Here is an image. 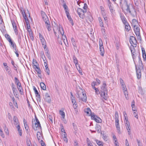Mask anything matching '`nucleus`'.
Segmentation results:
<instances>
[{
  "instance_id": "obj_2",
  "label": "nucleus",
  "mask_w": 146,
  "mask_h": 146,
  "mask_svg": "<svg viewBox=\"0 0 146 146\" xmlns=\"http://www.w3.org/2000/svg\"><path fill=\"white\" fill-rule=\"evenodd\" d=\"M20 10L24 18V19L26 21L27 30L28 32H30L31 31V30L30 29L31 27L29 25V21L28 20L27 17L26 16L25 13V11H23V8L21 7V8L20 9Z\"/></svg>"
},
{
  "instance_id": "obj_9",
  "label": "nucleus",
  "mask_w": 146,
  "mask_h": 146,
  "mask_svg": "<svg viewBox=\"0 0 146 146\" xmlns=\"http://www.w3.org/2000/svg\"><path fill=\"white\" fill-rule=\"evenodd\" d=\"M91 119L94 120L97 123H100L102 122V119L98 116L95 115L94 114H92L91 116Z\"/></svg>"
},
{
  "instance_id": "obj_27",
  "label": "nucleus",
  "mask_w": 146,
  "mask_h": 146,
  "mask_svg": "<svg viewBox=\"0 0 146 146\" xmlns=\"http://www.w3.org/2000/svg\"><path fill=\"white\" fill-rule=\"evenodd\" d=\"M44 64L45 68V72L48 75H49L50 74V70L48 68V64L45 62H44Z\"/></svg>"
},
{
  "instance_id": "obj_57",
  "label": "nucleus",
  "mask_w": 146,
  "mask_h": 146,
  "mask_svg": "<svg viewBox=\"0 0 146 146\" xmlns=\"http://www.w3.org/2000/svg\"><path fill=\"white\" fill-rule=\"evenodd\" d=\"M93 89L95 90L96 94H98L100 93V92L99 91L98 89L97 88H96V87H94Z\"/></svg>"
},
{
  "instance_id": "obj_39",
  "label": "nucleus",
  "mask_w": 146,
  "mask_h": 146,
  "mask_svg": "<svg viewBox=\"0 0 146 146\" xmlns=\"http://www.w3.org/2000/svg\"><path fill=\"white\" fill-rule=\"evenodd\" d=\"M98 20L100 23V26L101 27H104V24L102 22L101 18L100 17H98Z\"/></svg>"
},
{
  "instance_id": "obj_12",
  "label": "nucleus",
  "mask_w": 146,
  "mask_h": 146,
  "mask_svg": "<svg viewBox=\"0 0 146 146\" xmlns=\"http://www.w3.org/2000/svg\"><path fill=\"white\" fill-rule=\"evenodd\" d=\"M35 126L34 127L33 126V127L35 131L38 130L39 128H40V129H41V125L38 120L37 121H36V122L35 123Z\"/></svg>"
},
{
  "instance_id": "obj_41",
  "label": "nucleus",
  "mask_w": 146,
  "mask_h": 146,
  "mask_svg": "<svg viewBox=\"0 0 146 146\" xmlns=\"http://www.w3.org/2000/svg\"><path fill=\"white\" fill-rule=\"evenodd\" d=\"M127 1L126 0H120L119 3L121 7H122L123 6L122 5V4L123 3L125 5L127 4Z\"/></svg>"
},
{
  "instance_id": "obj_20",
  "label": "nucleus",
  "mask_w": 146,
  "mask_h": 146,
  "mask_svg": "<svg viewBox=\"0 0 146 146\" xmlns=\"http://www.w3.org/2000/svg\"><path fill=\"white\" fill-rule=\"evenodd\" d=\"M58 27V31L60 32L61 35L63 36L64 33V32L62 26L60 25H59Z\"/></svg>"
},
{
  "instance_id": "obj_10",
  "label": "nucleus",
  "mask_w": 146,
  "mask_h": 146,
  "mask_svg": "<svg viewBox=\"0 0 146 146\" xmlns=\"http://www.w3.org/2000/svg\"><path fill=\"white\" fill-rule=\"evenodd\" d=\"M33 89L36 95V99L37 101H39V102H40L41 99L40 98V94H39V93L36 87L34 86H33Z\"/></svg>"
},
{
  "instance_id": "obj_13",
  "label": "nucleus",
  "mask_w": 146,
  "mask_h": 146,
  "mask_svg": "<svg viewBox=\"0 0 146 146\" xmlns=\"http://www.w3.org/2000/svg\"><path fill=\"white\" fill-rule=\"evenodd\" d=\"M12 25L13 26V29L16 35H17L18 34L17 30V27L16 24L14 20H11Z\"/></svg>"
},
{
  "instance_id": "obj_16",
  "label": "nucleus",
  "mask_w": 146,
  "mask_h": 146,
  "mask_svg": "<svg viewBox=\"0 0 146 146\" xmlns=\"http://www.w3.org/2000/svg\"><path fill=\"white\" fill-rule=\"evenodd\" d=\"M100 93L101 97L105 100H106L108 98V91L106 92H100Z\"/></svg>"
},
{
  "instance_id": "obj_23",
  "label": "nucleus",
  "mask_w": 146,
  "mask_h": 146,
  "mask_svg": "<svg viewBox=\"0 0 146 146\" xmlns=\"http://www.w3.org/2000/svg\"><path fill=\"white\" fill-rule=\"evenodd\" d=\"M136 74L137 78L139 79L141 78V73L140 70V69H137V68H136Z\"/></svg>"
},
{
  "instance_id": "obj_62",
  "label": "nucleus",
  "mask_w": 146,
  "mask_h": 146,
  "mask_svg": "<svg viewBox=\"0 0 146 146\" xmlns=\"http://www.w3.org/2000/svg\"><path fill=\"white\" fill-rule=\"evenodd\" d=\"M27 145V146H32L31 142L30 140L27 141L26 142Z\"/></svg>"
},
{
  "instance_id": "obj_44",
  "label": "nucleus",
  "mask_w": 146,
  "mask_h": 146,
  "mask_svg": "<svg viewBox=\"0 0 146 146\" xmlns=\"http://www.w3.org/2000/svg\"><path fill=\"white\" fill-rule=\"evenodd\" d=\"M96 142L97 144L99 146H103V143L101 141L98 140H96Z\"/></svg>"
},
{
  "instance_id": "obj_46",
  "label": "nucleus",
  "mask_w": 146,
  "mask_h": 146,
  "mask_svg": "<svg viewBox=\"0 0 146 146\" xmlns=\"http://www.w3.org/2000/svg\"><path fill=\"white\" fill-rule=\"evenodd\" d=\"M73 59L74 63L75 64H77L78 63V60L75 56H73Z\"/></svg>"
},
{
  "instance_id": "obj_26",
  "label": "nucleus",
  "mask_w": 146,
  "mask_h": 146,
  "mask_svg": "<svg viewBox=\"0 0 146 146\" xmlns=\"http://www.w3.org/2000/svg\"><path fill=\"white\" fill-rule=\"evenodd\" d=\"M123 92H124V95L126 99H128V93L127 91V88L126 87L123 88Z\"/></svg>"
},
{
  "instance_id": "obj_35",
  "label": "nucleus",
  "mask_w": 146,
  "mask_h": 146,
  "mask_svg": "<svg viewBox=\"0 0 146 146\" xmlns=\"http://www.w3.org/2000/svg\"><path fill=\"white\" fill-rule=\"evenodd\" d=\"M10 42H9L10 43L11 45L10 46H11V47H12V49H13L16 47H17L15 43L12 41L10 40Z\"/></svg>"
},
{
  "instance_id": "obj_37",
  "label": "nucleus",
  "mask_w": 146,
  "mask_h": 146,
  "mask_svg": "<svg viewBox=\"0 0 146 146\" xmlns=\"http://www.w3.org/2000/svg\"><path fill=\"white\" fill-rule=\"evenodd\" d=\"M17 128L18 129V131L19 132V134L20 136H21L22 135V130L21 129H20V126L19 124L18 125Z\"/></svg>"
},
{
  "instance_id": "obj_59",
  "label": "nucleus",
  "mask_w": 146,
  "mask_h": 146,
  "mask_svg": "<svg viewBox=\"0 0 146 146\" xmlns=\"http://www.w3.org/2000/svg\"><path fill=\"white\" fill-rule=\"evenodd\" d=\"M115 119H119V115L117 111H116L115 113Z\"/></svg>"
},
{
  "instance_id": "obj_33",
  "label": "nucleus",
  "mask_w": 146,
  "mask_h": 146,
  "mask_svg": "<svg viewBox=\"0 0 146 146\" xmlns=\"http://www.w3.org/2000/svg\"><path fill=\"white\" fill-rule=\"evenodd\" d=\"M135 101L133 100L131 102V107L132 108V110L133 111H135L136 109L135 107Z\"/></svg>"
},
{
  "instance_id": "obj_34",
  "label": "nucleus",
  "mask_w": 146,
  "mask_h": 146,
  "mask_svg": "<svg viewBox=\"0 0 146 146\" xmlns=\"http://www.w3.org/2000/svg\"><path fill=\"white\" fill-rule=\"evenodd\" d=\"M76 66V69L78 70L80 74L82 73L81 70V68H80V65L78 63L77 64H75Z\"/></svg>"
},
{
  "instance_id": "obj_51",
  "label": "nucleus",
  "mask_w": 146,
  "mask_h": 146,
  "mask_svg": "<svg viewBox=\"0 0 146 146\" xmlns=\"http://www.w3.org/2000/svg\"><path fill=\"white\" fill-rule=\"evenodd\" d=\"M126 127L127 129V130L128 134L130 135L131 134L130 126H128Z\"/></svg>"
},
{
  "instance_id": "obj_54",
  "label": "nucleus",
  "mask_w": 146,
  "mask_h": 146,
  "mask_svg": "<svg viewBox=\"0 0 146 146\" xmlns=\"http://www.w3.org/2000/svg\"><path fill=\"white\" fill-rule=\"evenodd\" d=\"M71 42L74 46H76V44L75 42V40L73 38H71Z\"/></svg>"
},
{
  "instance_id": "obj_64",
  "label": "nucleus",
  "mask_w": 146,
  "mask_h": 146,
  "mask_svg": "<svg viewBox=\"0 0 146 146\" xmlns=\"http://www.w3.org/2000/svg\"><path fill=\"white\" fill-rule=\"evenodd\" d=\"M125 124L126 127L130 125V123L128 121V119H127V120H126V121H125Z\"/></svg>"
},
{
  "instance_id": "obj_7",
  "label": "nucleus",
  "mask_w": 146,
  "mask_h": 146,
  "mask_svg": "<svg viewBox=\"0 0 146 146\" xmlns=\"http://www.w3.org/2000/svg\"><path fill=\"white\" fill-rule=\"evenodd\" d=\"M130 42L132 45L136 47L137 46V41L135 38L133 36H131L130 37Z\"/></svg>"
},
{
  "instance_id": "obj_21",
  "label": "nucleus",
  "mask_w": 146,
  "mask_h": 146,
  "mask_svg": "<svg viewBox=\"0 0 146 146\" xmlns=\"http://www.w3.org/2000/svg\"><path fill=\"white\" fill-rule=\"evenodd\" d=\"M33 67L35 69L38 74H41V72L40 68L38 67L37 65H34Z\"/></svg>"
},
{
  "instance_id": "obj_58",
  "label": "nucleus",
  "mask_w": 146,
  "mask_h": 146,
  "mask_svg": "<svg viewBox=\"0 0 146 146\" xmlns=\"http://www.w3.org/2000/svg\"><path fill=\"white\" fill-rule=\"evenodd\" d=\"M109 8V9H110V11H111V13L112 14H113L114 13L115 10L113 8V6L112 7H110V8Z\"/></svg>"
},
{
  "instance_id": "obj_50",
  "label": "nucleus",
  "mask_w": 146,
  "mask_h": 146,
  "mask_svg": "<svg viewBox=\"0 0 146 146\" xmlns=\"http://www.w3.org/2000/svg\"><path fill=\"white\" fill-rule=\"evenodd\" d=\"M134 111V112L133 113V115L135 117H136L137 119H138V113L137 110H136L135 111Z\"/></svg>"
},
{
  "instance_id": "obj_14",
  "label": "nucleus",
  "mask_w": 146,
  "mask_h": 146,
  "mask_svg": "<svg viewBox=\"0 0 146 146\" xmlns=\"http://www.w3.org/2000/svg\"><path fill=\"white\" fill-rule=\"evenodd\" d=\"M106 86L107 85L106 82H104L103 84L101 87L100 92H106L107 91Z\"/></svg>"
},
{
  "instance_id": "obj_48",
  "label": "nucleus",
  "mask_w": 146,
  "mask_h": 146,
  "mask_svg": "<svg viewBox=\"0 0 146 146\" xmlns=\"http://www.w3.org/2000/svg\"><path fill=\"white\" fill-rule=\"evenodd\" d=\"M13 119L14 122L15 123V124H16L17 125L18 123V119L17 117L15 116H14L13 117Z\"/></svg>"
},
{
  "instance_id": "obj_1",
  "label": "nucleus",
  "mask_w": 146,
  "mask_h": 146,
  "mask_svg": "<svg viewBox=\"0 0 146 146\" xmlns=\"http://www.w3.org/2000/svg\"><path fill=\"white\" fill-rule=\"evenodd\" d=\"M125 5L127 7L126 11L128 12L132 16L135 17L136 15V12L133 5L131 4H128L127 2Z\"/></svg>"
},
{
  "instance_id": "obj_24",
  "label": "nucleus",
  "mask_w": 146,
  "mask_h": 146,
  "mask_svg": "<svg viewBox=\"0 0 146 146\" xmlns=\"http://www.w3.org/2000/svg\"><path fill=\"white\" fill-rule=\"evenodd\" d=\"M142 51V56L144 61H146V54L145 52L144 48L143 47L141 48Z\"/></svg>"
},
{
  "instance_id": "obj_45",
  "label": "nucleus",
  "mask_w": 146,
  "mask_h": 146,
  "mask_svg": "<svg viewBox=\"0 0 146 146\" xmlns=\"http://www.w3.org/2000/svg\"><path fill=\"white\" fill-rule=\"evenodd\" d=\"M120 81L121 84V86H122V88L125 87L126 86L125 85V84L123 82V80L122 79L120 78Z\"/></svg>"
},
{
  "instance_id": "obj_8",
  "label": "nucleus",
  "mask_w": 146,
  "mask_h": 146,
  "mask_svg": "<svg viewBox=\"0 0 146 146\" xmlns=\"http://www.w3.org/2000/svg\"><path fill=\"white\" fill-rule=\"evenodd\" d=\"M11 87L13 91V92L15 96L17 98H18L19 96V93L18 91L16 88L14 84L12 83L11 84Z\"/></svg>"
},
{
  "instance_id": "obj_4",
  "label": "nucleus",
  "mask_w": 146,
  "mask_h": 146,
  "mask_svg": "<svg viewBox=\"0 0 146 146\" xmlns=\"http://www.w3.org/2000/svg\"><path fill=\"white\" fill-rule=\"evenodd\" d=\"M86 10H83L80 8H78L77 10V12L79 17L81 19H84L85 17L84 13L86 12Z\"/></svg>"
},
{
  "instance_id": "obj_40",
  "label": "nucleus",
  "mask_w": 146,
  "mask_h": 146,
  "mask_svg": "<svg viewBox=\"0 0 146 146\" xmlns=\"http://www.w3.org/2000/svg\"><path fill=\"white\" fill-rule=\"evenodd\" d=\"M40 87L43 90H45L46 89L45 85L43 82H41L40 83Z\"/></svg>"
},
{
  "instance_id": "obj_49",
  "label": "nucleus",
  "mask_w": 146,
  "mask_h": 146,
  "mask_svg": "<svg viewBox=\"0 0 146 146\" xmlns=\"http://www.w3.org/2000/svg\"><path fill=\"white\" fill-rule=\"evenodd\" d=\"M63 7L64 9V10L65 11V13H66V12H68V11L67 8V6L65 3L63 5Z\"/></svg>"
},
{
  "instance_id": "obj_60",
  "label": "nucleus",
  "mask_w": 146,
  "mask_h": 146,
  "mask_svg": "<svg viewBox=\"0 0 146 146\" xmlns=\"http://www.w3.org/2000/svg\"><path fill=\"white\" fill-rule=\"evenodd\" d=\"M63 139L65 142L67 143L68 142V139L67 138L65 134H64Z\"/></svg>"
},
{
  "instance_id": "obj_15",
  "label": "nucleus",
  "mask_w": 146,
  "mask_h": 146,
  "mask_svg": "<svg viewBox=\"0 0 146 146\" xmlns=\"http://www.w3.org/2000/svg\"><path fill=\"white\" fill-rule=\"evenodd\" d=\"M134 47V46H133L132 48L131 47L130 49L132 57L133 60L137 55L136 53L135 52V50Z\"/></svg>"
},
{
  "instance_id": "obj_6",
  "label": "nucleus",
  "mask_w": 146,
  "mask_h": 146,
  "mask_svg": "<svg viewBox=\"0 0 146 146\" xmlns=\"http://www.w3.org/2000/svg\"><path fill=\"white\" fill-rule=\"evenodd\" d=\"M135 33L136 35L138 37V38L141 39V37L140 33V29L139 27L137 25L133 27Z\"/></svg>"
},
{
  "instance_id": "obj_28",
  "label": "nucleus",
  "mask_w": 146,
  "mask_h": 146,
  "mask_svg": "<svg viewBox=\"0 0 146 146\" xmlns=\"http://www.w3.org/2000/svg\"><path fill=\"white\" fill-rule=\"evenodd\" d=\"M39 36L40 39L41 40V41L42 43V44H44V43L45 42V41L42 35L40 34H39Z\"/></svg>"
},
{
  "instance_id": "obj_47",
  "label": "nucleus",
  "mask_w": 146,
  "mask_h": 146,
  "mask_svg": "<svg viewBox=\"0 0 146 146\" xmlns=\"http://www.w3.org/2000/svg\"><path fill=\"white\" fill-rule=\"evenodd\" d=\"M5 37L7 40L9 42H10V40L12 41L11 39L10 36L8 34H6L5 35Z\"/></svg>"
},
{
  "instance_id": "obj_55",
  "label": "nucleus",
  "mask_w": 146,
  "mask_h": 146,
  "mask_svg": "<svg viewBox=\"0 0 146 146\" xmlns=\"http://www.w3.org/2000/svg\"><path fill=\"white\" fill-rule=\"evenodd\" d=\"M87 142L88 144V146H93L92 143H90V142L88 138L87 139Z\"/></svg>"
},
{
  "instance_id": "obj_32",
  "label": "nucleus",
  "mask_w": 146,
  "mask_h": 146,
  "mask_svg": "<svg viewBox=\"0 0 146 146\" xmlns=\"http://www.w3.org/2000/svg\"><path fill=\"white\" fill-rule=\"evenodd\" d=\"M23 122H24V123L25 128L26 131H27V132H28V129H29V127L28 126V125L27 123V121H26L25 120V119H24Z\"/></svg>"
},
{
  "instance_id": "obj_11",
  "label": "nucleus",
  "mask_w": 146,
  "mask_h": 146,
  "mask_svg": "<svg viewBox=\"0 0 146 146\" xmlns=\"http://www.w3.org/2000/svg\"><path fill=\"white\" fill-rule=\"evenodd\" d=\"M43 98L46 102L48 103H50L51 102V99L50 96L47 93H46L44 96Z\"/></svg>"
},
{
  "instance_id": "obj_29",
  "label": "nucleus",
  "mask_w": 146,
  "mask_h": 146,
  "mask_svg": "<svg viewBox=\"0 0 146 146\" xmlns=\"http://www.w3.org/2000/svg\"><path fill=\"white\" fill-rule=\"evenodd\" d=\"M10 98H11L13 103L14 106L17 108H18V106L17 103L16 101H15V99L14 97H12L11 96H10Z\"/></svg>"
},
{
  "instance_id": "obj_53",
  "label": "nucleus",
  "mask_w": 146,
  "mask_h": 146,
  "mask_svg": "<svg viewBox=\"0 0 146 146\" xmlns=\"http://www.w3.org/2000/svg\"><path fill=\"white\" fill-rule=\"evenodd\" d=\"M41 133L39 131H38L37 133V137L38 140L39 141L41 137Z\"/></svg>"
},
{
  "instance_id": "obj_61",
  "label": "nucleus",
  "mask_w": 146,
  "mask_h": 146,
  "mask_svg": "<svg viewBox=\"0 0 146 146\" xmlns=\"http://www.w3.org/2000/svg\"><path fill=\"white\" fill-rule=\"evenodd\" d=\"M0 135L3 138L5 137V135L3 133L2 130L0 129Z\"/></svg>"
},
{
  "instance_id": "obj_3",
  "label": "nucleus",
  "mask_w": 146,
  "mask_h": 146,
  "mask_svg": "<svg viewBox=\"0 0 146 146\" xmlns=\"http://www.w3.org/2000/svg\"><path fill=\"white\" fill-rule=\"evenodd\" d=\"M76 96L79 98V100L82 101L86 102L87 101V97L86 94L84 93L83 92H78L76 94Z\"/></svg>"
},
{
  "instance_id": "obj_17",
  "label": "nucleus",
  "mask_w": 146,
  "mask_h": 146,
  "mask_svg": "<svg viewBox=\"0 0 146 146\" xmlns=\"http://www.w3.org/2000/svg\"><path fill=\"white\" fill-rule=\"evenodd\" d=\"M120 17L121 21H122L123 23L125 24H127L128 23L126 21V19L123 14L121 13H120Z\"/></svg>"
},
{
  "instance_id": "obj_5",
  "label": "nucleus",
  "mask_w": 146,
  "mask_h": 146,
  "mask_svg": "<svg viewBox=\"0 0 146 146\" xmlns=\"http://www.w3.org/2000/svg\"><path fill=\"white\" fill-rule=\"evenodd\" d=\"M99 45L100 46V54L102 56H104V50L103 45V42L102 40L101 39H99Z\"/></svg>"
},
{
  "instance_id": "obj_42",
  "label": "nucleus",
  "mask_w": 146,
  "mask_h": 146,
  "mask_svg": "<svg viewBox=\"0 0 146 146\" xmlns=\"http://www.w3.org/2000/svg\"><path fill=\"white\" fill-rule=\"evenodd\" d=\"M15 81L17 86L21 84V83L19 81V80L16 77L15 78Z\"/></svg>"
},
{
  "instance_id": "obj_18",
  "label": "nucleus",
  "mask_w": 146,
  "mask_h": 146,
  "mask_svg": "<svg viewBox=\"0 0 146 146\" xmlns=\"http://www.w3.org/2000/svg\"><path fill=\"white\" fill-rule=\"evenodd\" d=\"M42 19L45 23H46V22H50L47 15L44 13H42Z\"/></svg>"
},
{
  "instance_id": "obj_43",
  "label": "nucleus",
  "mask_w": 146,
  "mask_h": 146,
  "mask_svg": "<svg viewBox=\"0 0 146 146\" xmlns=\"http://www.w3.org/2000/svg\"><path fill=\"white\" fill-rule=\"evenodd\" d=\"M59 112V114L62 116V118L63 119H64L65 117V114L64 112L61 110H60Z\"/></svg>"
},
{
  "instance_id": "obj_63",
  "label": "nucleus",
  "mask_w": 146,
  "mask_h": 146,
  "mask_svg": "<svg viewBox=\"0 0 146 146\" xmlns=\"http://www.w3.org/2000/svg\"><path fill=\"white\" fill-rule=\"evenodd\" d=\"M100 126H97V127L96 128V130H97L98 133H99L101 131L100 129Z\"/></svg>"
},
{
  "instance_id": "obj_19",
  "label": "nucleus",
  "mask_w": 146,
  "mask_h": 146,
  "mask_svg": "<svg viewBox=\"0 0 146 146\" xmlns=\"http://www.w3.org/2000/svg\"><path fill=\"white\" fill-rule=\"evenodd\" d=\"M66 14L68 18V19L70 22V23L73 26L74 25L73 21L71 17V16L69 14V12H66Z\"/></svg>"
},
{
  "instance_id": "obj_38",
  "label": "nucleus",
  "mask_w": 146,
  "mask_h": 146,
  "mask_svg": "<svg viewBox=\"0 0 146 146\" xmlns=\"http://www.w3.org/2000/svg\"><path fill=\"white\" fill-rule=\"evenodd\" d=\"M125 29H126L127 31H129L131 29V27L129 25L128 23H127V24H125Z\"/></svg>"
},
{
  "instance_id": "obj_56",
  "label": "nucleus",
  "mask_w": 146,
  "mask_h": 146,
  "mask_svg": "<svg viewBox=\"0 0 146 146\" xmlns=\"http://www.w3.org/2000/svg\"><path fill=\"white\" fill-rule=\"evenodd\" d=\"M4 130L6 133V134L7 135H8L9 134V131L8 130V129L6 127V125H5V127L4 128Z\"/></svg>"
},
{
  "instance_id": "obj_25",
  "label": "nucleus",
  "mask_w": 146,
  "mask_h": 146,
  "mask_svg": "<svg viewBox=\"0 0 146 146\" xmlns=\"http://www.w3.org/2000/svg\"><path fill=\"white\" fill-rule=\"evenodd\" d=\"M84 111L87 114L89 115H91V116L92 114H94V113H92L91 110L89 108H87L85 109L84 110Z\"/></svg>"
},
{
  "instance_id": "obj_52",
  "label": "nucleus",
  "mask_w": 146,
  "mask_h": 146,
  "mask_svg": "<svg viewBox=\"0 0 146 146\" xmlns=\"http://www.w3.org/2000/svg\"><path fill=\"white\" fill-rule=\"evenodd\" d=\"M18 41L19 44H21V37L20 35H18Z\"/></svg>"
},
{
  "instance_id": "obj_36",
  "label": "nucleus",
  "mask_w": 146,
  "mask_h": 146,
  "mask_svg": "<svg viewBox=\"0 0 146 146\" xmlns=\"http://www.w3.org/2000/svg\"><path fill=\"white\" fill-rule=\"evenodd\" d=\"M46 50L47 51V52L45 53V54L46 56L48 58V59L49 60H51V57L50 53L48 51V50H47V49H46Z\"/></svg>"
},
{
  "instance_id": "obj_22",
  "label": "nucleus",
  "mask_w": 146,
  "mask_h": 146,
  "mask_svg": "<svg viewBox=\"0 0 146 146\" xmlns=\"http://www.w3.org/2000/svg\"><path fill=\"white\" fill-rule=\"evenodd\" d=\"M115 125L118 131H120V127L119 124V119H115Z\"/></svg>"
},
{
  "instance_id": "obj_30",
  "label": "nucleus",
  "mask_w": 146,
  "mask_h": 146,
  "mask_svg": "<svg viewBox=\"0 0 146 146\" xmlns=\"http://www.w3.org/2000/svg\"><path fill=\"white\" fill-rule=\"evenodd\" d=\"M138 24L137 21L135 19H133L132 21L131 25L133 27L135 26H136L137 24Z\"/></svg>"
},
{
  "instance_id": "obj_31",
  "label": "nucleus",
  "mask_w": 146,
  "mask_h": 146,
  "mask_svg": "<svg viewBox=\"0 0 146 146\" xmlns=\"http://www.w3.org/2000/svg\"><path fill=\"white\" fill-rule=\"evenodd\" d=\"M45 23L46 27L48 31H50L51 30V28L50 27V22H46Z\"/></svg>"
}]
</instances>
